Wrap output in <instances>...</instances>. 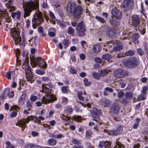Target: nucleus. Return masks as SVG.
<instances>
[{"instance_id": "58836bf2", "label": "nucleus", "mask_w": 148, "mask_h": 148, "mask_svg": "<svg viewBox=\"0 0 148 148\" xmlns=\"http://www.w3.org/2000/svg\"><path fill=\"white\" fill-rule=\"evenodd\" d=\"M116 148H124V146L119 142H116Z\"/></svg>"}, {"instance_id": "f03ea898", "label": "nucleus", "mask_w": 148, "mask_h": 148, "mask_svg": "<svg viewBox=\"0 0 148 148\" xmlns=\"http://www.w3.org/2000/svg\"><path fill=\"white\" fill-rule=\"evenodd\" d=\"M24 14V17L25 18L29 16V13L32 10L38 9L39 7V1L38 0H30L23 5Z\"/></svg>"}, {"instance_id": "473e14b6", "label": "nucleus", "mask_w": 148, "mask_h": 148, "mask_svg": "<svg viewBox=\"0 0 148 148\" xmlns=\"http://www.w3.org/2000/svg\"><path fill=\"white\" fill-rule=\"evenodd\" d=\"M92 77L97 79H99L100 78V75L98 73L96 72H93L92 73Z\"/></svg>"}, {"instance_id": "e433bc0d", "label": "nucleus", "mask_w": 148, "mask_h": 148, "mask_svg": "<svg viewBox=\"0 0 148 148\" xmlns=\"http://www.w3.org/2000/svg\"><path fill=\"white\" fill-rule=\"evenodd\" d=\"M129 61V58L127 59H125L123 60L122 61V62L124 65L126 66H130V62Z\"/></svg>"}, {"instance_id": "1a4fd4ad", "label": "nucleus", "mask_w": 148, "mask_h": 148, "mask_svg": "<svg viewBox=\"0 0 148 148\" xmlns=\"http://www.w3.org/2000/svg\"><path fill=\"white\" fill-rule=\"evenodd\" d=\"M76 29V33L78 36H83L84 35V32L86 29L83 21H81L78 24Z\"/></svg>"}, {"instance_id": "423d86ee", "label": "nucleus", "mask_w": 148, "mask_h": 148, "mask_svg": "<svg viewBox=\"0 0 148 148\" xmlns=\"http://www.w3.org/2000/svg\"><path fill=\"white\" fill-rule=\"evenodd\" d=\"M30 63L33 67H36L37 65H38L40 67L43 68H46L47 64L41 58H37L36 59L33 56L30 58Z\"/></svg>"}, {"instance_id": "e2e57ef3", "label": "nucleus", "mask_w": 148, "mask_h": 148, "mask_svg": "<svg viewBox=\"0 0 148 148\" xmlns=\"http://www.w3.org/2000/svg\"><path fill=\"white\" fill-rule=\"evenodd\" d=\"M30 99L32 101H35L37 100V97L35 96L32 95Z\"/></svg>"}, {"instance_id": "393cba45", "label": "nucleus", "mask_w": 148, "mask_h": 148, "mask_svg": "<svg viewBox=\"0 0 148 148\" xmlns=\"http://www.w3.org/2000/svg\"><path fill=\"white\" fill-rule=\"evenodd\" d=\"M9 89L8 88H5L4 90L3 95L1 96V97L4 98L8 96V93H9Z\"/></svg>"}, {"instance_id": "39448f33", "label": "nucleus", "mask_w": 148, "mask_h": 148, "mask_svg": "<svg viewBox=\"0 0 148 148\" xmlns=\"http://www.w3.org/2000/svg\"><path fill=\"white\" fill-rule=\"evenodd\" d=\"M31 120H33L35 123H40V120L38 118L35 116H28L25 120L23 119L18 121V122L16 123V125L21 127V130L23 131L25 129L26 124L28 123L29 121Z\"/></svg>"}, {"instance_id": "f8f14e48", "label": "nucleus", "mask_w": 148, "mask_h": 148, "mask_svg": "<svg viewBox=\"0 0 148 148\" xmlns=\"http://www.w3.org/2000/svg\"><path fill=\"white\" fill-rule=\"evenodd\" d=\"M111 14L113 16L117 19H121L122 17V12L116 9H112L111 10Z\"/></svg>"}, {"instance_id": "72a5a7b5", "label": "nucleus", "mask_w": 148, "mask_h": 148, "mask_svg": "<svg viewBox=\"0 0 148 148\" xmlns=\"http://www.w3.org/2000/svg\"><path fill=\"white\" fill-rule=\"evenodd\" d=\"M75 33L74 29L71 27H69L68 28V33L70 35H73Z\"/></svg>"}, {"instance_id": "6e6d98bb", "label": "nucleus", "mask_w": 148, "mask_h": 148, "mask_svg": "<svg viewBox=\"0 0 148 148\" xmlns=\"http://www.w3.org/2000/svg\"><path fill=\"white\" fill-rule=\"evenodd\" d=\"M94 61L97 63H101L102 62V59L99 58L97 57L95 58L94 59Z\"/></svg>"}, {"instance_id": "052dcab7", "label": "nucleus", "mask_w": 148, "mask_h": 148, "mask_svg": "<svg viewBox=\"0 0 148 148\" xmlns=\"http://www.w3.org/2000/svg\"><path fill=\"white\" fill-rule=\"evenodd\" d=\"M25 21L26 26L27 28H28L30 24V21L29 19H26Z\"/></svg>"}, {"instance_id": "0e129e2a", "label": "nucleus", "mask_w": 148, "mask_h": 148, "mask_svg": "<svg viewBox=\"0 0 148 148\" xmlns=\"http://www.w3.org/2000/svg\"><path fill=\"white\" fill-rule=\"evenodd\" d=\"M144 104V103H139L135 107V109L136 110V109H138L140 108V106L142 105V106H143Z\"/></svg>"}, {"instance_id": "dca6fc26", "label": "nucleus", "mask_w": 148, "mask_h": 148, "mask_svg": "<svg viewBox=\"0 0 148 148\" xmlns=\"http://www.w3.org/2000/svg\"><path fill=\"white\" fill-rule=\"evenodd\" d=\"M12 3L11 0H9L8 3L5 4V5L7 7L8 10L10 12L14 11L15 9V7L12 5Z\"/></svg>"}, {"instance_id": "5fc2aeb1", "label": "nucleus", "mask_w": 148, "mask_h": 148, "mask_svg": "<svg viewBox=\"0 0 148 148\" xmlns=\"http://www.w3.org/2000/svg\"><path fill=\"white\" fill-rule=\"evenodd\" d=\"M141 10H140L141 12L143 14V15L145 16V10L144 9L143 7V5L142 3L141 4Z\"/></svg>"}, {"instance_id": "cd10ccee", "label": "nucleus", "mask_w": 148, "mask_h": 148, "mask_svg": "<svg viewBox=\"0 0 148 148\" xmlns=\"http://www.w3.org/2000/svg\"><path fill=\"white\" fill-rule=\"evenodd\" d=\"M102 58L104 60H108L111 58V56L108 54H106L102 56Z\"/></svg>"}, {"instance_id": "37998d69", "label": "nucleus", "mask_w": 148, "mask_h": 148, "mask_svg": "<svg viewBox=\"0 0 148 148\" xmlns=\"http://www.w3.org/2000/svg\"><path fill=\"white\" fill-rule=\"evenodd\" d=\"M62 42L64 45V48L66 49L69 46V41L67 40H64Z\"/></svg>"}, {"instance_id": "f3484780", "label": "nucleus", "mask_w": 148, "mask_h": 148, "mask_svg": "<svg viewBox=\"0 0 148 148\" xmlns=\"http://www.w3.org/2000/svg\"><path fill=\"white\" fill-rule=\"evenodd\" d=\"M119 107L117 103H114L111 107L110 110L112 112L116 113L119 112Z\"/></svg>"}, {"instance_id": "a878e982", "label": "nucleus", "mask_w": 148, "mask_h": 148, "mask_svg": "<svg viewBox=\"0 0 148 148\" xmlns=\"http://www.w3.org/2000/svg\"><path fill=\"white\" fill-rule=\"evenodd\" d=\"M49 144L53 146L55 145L56 143V140L53 138H51L49 139L48 140Z\"/></svg>"}, {"instance_id": "8fccbe9b", "label": "nucleus", "mask_w": 148, "mask_h": 148, "mask_svg": "<svg viewBox=\"0 0 148 148\" xmlns=\"http://www.w3.org/2000/svg\"><path fill=\"white\" fill-rule=\"evenodd\" d=\"M95 18L101 23H103L105 22V21L103 18L98 16H95Z\"/></svg>"}, {"instance_id": "a18cd8bd", "label": "nucleus", "mask_w": 148, "mask_h": 148, "mask_svg": "<svg viewBox=\"0 0 148 148\" xmlns=\"http://www.w3.org/2000/svg\"><path fill=\"white\" fill-rule=\"evenodd\" d=\"M148 88L146 86H144L141 91V93L143 94H144L146 95L147 94V90Z\"/></svg>"}, {"instance_id": "c85d7f7f", "label": "nucleus", "mask_w": 148, "mask_h": 148, "mask_svg": "<svg viewBox=\"0 0 148 148\" xmlns=\"http://www.w3.org/2000/svg\"><path fill=\"white\" fill-rule=\"evenodd\" d=\"M60 118L62 120L64 121L65 125L68 124L69 123L68 120H69L70 119V117H69L66 116L65 118H64L62 116H61Z\"/></svg>"}, {"instance_id": "7ed1b4c3", "label": "nucleus", "mask_w": 148, "mask_h": 148, "mask_svg": "<svg viewBox=\"0 0 148 148\" xmlns=\"http://www.w3.org/2000/svg\"><path fill=\"white\" fill-rule=\"evenodd\" d=\"M46 86L44 84L42 86V92H44L46 94L45 97H42V102L43 103L46 104L52 102L57 99L54 96L50 93L51 90L47 88Z\"/></svg>"}, {"instance_id": "f257e3e1", "label": "nucleus", "mask_w": 148, "mask_h": 148, "mask_svg": "<svg viewBox=\"0 0 148 148\" xmlns=\"http://www.w3.org/2000/svg\"><path fill=\"white\" fill-rule=\"evenodd\" d=\"M66 9L68 14L73 16L74 18L77 19L80 18L82 13L81 7L79 6L76 7L75 3L71 1L68 3Z\"/></svg>"}, {"instance_id": "9b49d317", "label": "nucleus", "mask_w": 148, "mask_h": 148, "mask_svg": "<svg viewBox=\"0 0 148 148\" xmlns=\"http://www.w3.org/2000/svg\"><path fill=\"white\" fill-rule=\"evenodd\" d=\"M123 130V126L120 125L117 126L115 130H111L108 132V134L111 135H117L121 134Z\"/></svg>"}, {"instance_id": "f704fd0d", "label": "nucleus", "mask_w": 148, "mask_h": 148, "mask_svg": "<svg viewBox=\"0 0 148 148\" xmlns=\"http://www.w3.org/2000/svg\"><path fill=\"white\" fill-rule=\"evenodd\" d=\"M133 95V93L131 92H128L126 93L125 94V97L127 98H132Z\"/></svg>"}, {"instance_id": "338daca9", "label": "nucleus", "mask_w": 148, "mask_h": 148, "mask_svg": "<svg viewBox=\"0 0 148 148\" xmlns=\"http://www.w3.org/2000/svg\"><path fill=\"white\" fill-rule=\"evenodd\" d=\"M42 6L43 8H44L47 9L48 8L47 4V3L45 2H43L42 3Z\"/></svg>"}, {"instance_id": "774afa93", "label": "nucleus", "mask_w": 148, "mask_h": 148, "mask_svg": "<svg viewBox=\"0 0 148 148\" xmlns=\"http://www.w3.org/2000/svg\"><path fill=\"white\" fill-rule=\"evenodd\" d=\"M32 135L33 137L36 136L38 135L39 133L38 132H36L33 131L32 132Z\"/></svg>"}, {"instance_id": "c03bdc74", "label": "nucleus", "mask_w": 148, "mask_h": 148, "mask_svg": "<svg viewBox=\"0 0 148 148\" xmlns=\"http://www.w3.org/2000/svg\"><path fill=\"white\" fill-rule=\"evenodd\" d=\"M72 142L73 144L79 145L81 144V142L80 140L73 138L72 140Z\"/></svg>"}, {"instance_id": "5701e85b", "label": "nucleus", "mask_w": 148, "mask_h": 148, "mask_svg": "<svg viewBox=\"0 0 148 148\" xmlns=\"http://www.w3.org/2000/svg\"><path fill=\"white\" fill-rule=\"evenodd\" d=\"M139 36V35L138 34H134L133 35L132 38V41L135 44L138 43V39Z\"/></svg>"}, {"instance_id": "a211bd4d", "label": "nucleus", "mask_w": 148, "mask_h": 148, "mask_svg": "<svg viewBox=\"0 0 148 148\" xmlns=\"http://www.w3.org/2000/svg\"><path fill=\"white\" fill-rule=\"evenodd\" d=\"M133 5V0H125L123 3L124 7L126 8H129Z\"/></svg>"}, {"instance_id": "13d9d810", "label": "nucleus", "mask_w": 148, "mask_h": 148, "mask_svg": "<svg viewBox=\"0 0 148 148\" xmlns=\"http://www.w3.org/2000/svg\"><path fill=\"white\" fill-rule=\"evenodd\" d=\"M105 141H100L99 142L98 147L99 148L103 147L104 146Z\"/></svg>"}, {"instance_id": "aec40b11", "label": "nucleus", "mask_w": 148, "mask_h": 148, "mask_svg": "<svg viewBox=\"0 0 148 148\" xmlns=\"http://www.w3.org/2000/svg\"><path fill=\"white\" fill-rule=\"evenodd\" d=\"M101 49V46L99 44L94 45L92 47L93 51L95 53H97L99 52Z\"/></svg>"}, {"instance_id": "bf43d9fd", "label": "nucleus", "mask_w": 148, "mask_h": 148, "mask_svg": "<svg viewBox=\"0 0 148 148\" xmlns=\"http://www.w3.org/2000/svg\"><path fill=\"white\" fill-rule=\"evenodd\" d=\"M137 51L138 54L140 55H142L144 53V51L141 48L138 49Z\"/></svg>"}, {"instance_id": "412c9836", "label": "nucleus", "mask_w": 148, "mask_h": 148, "mask_svg": "<svg viewBox=\"0 0 148 148\" xmlns=\"http://www.w3.org/2000/svg\"><path fill=\"white\" fill-rule=\"evenodd\" d=\"M26 96V94L25 93H23L19 97L18 103L21 105H23L24 104L25 98Z\"/></svg>"}, {"instance_id": "4c0bfd02", "label": "nucleus", "mask_w": 148, "mask_h": 148, "mask_svg": "<svg viewBox=\"0 0 148 148\" xmlns=\"http://www.w3.org/2000/svg\"><path fill=\"white\" fill-rule=\"evenodd\" d=\"M63 136L61 134H58L56 135L52 134H51V137H52L57 138H62Z\"/></svg>"}, {"instance_id": "c9c22d12", "label": "nucleus", "mask_w": 148, "mask_h": 148, "mask_svg": "<svg viewBox=\"0 0 148 148\" xmlns=\"http://www.w3.org/2000/svg\"><path fill=\"white\" fill-rule=\"evenodd\" d=\"M104 107H109L111 104V101L108 99H106L104 101Z\"/></svg>"}, {"instance_id": "680f3d73", "label": "nucleus", "mask_w": 148, "mask_h": 148, "mask_svg": "<svg viewBox=\"0 0 148 148\" xmlns=\"http://www.w3.org/2000/svg\"><path fill=\"white\" fill-rule=\"evenodd\" d=\"M91 132L89 130H87L86 132V137L89 138L91 135Z\"/></svg>"}, {"instance_id": "9d476101", "label": "nucleus", "mask_w": 148, "mask_h": 148, "mask_svg": "<svg viewBox=\"0 0 148 148\" xmlns=\"http://www.w3.org/2000/svg\"><path fill=\"white\" fill-rule=\"evenodd\" d=\"M101 112L95 108H93L91 111V115L93 120L96 122L99 121L100 119L99 115L101 114Z\"/></svg>"}, {"instance_id": "6ab92c4d", "label": "nucleus", "mask_w": 148, "mask_h": 148, "mask_svg": "<svg viewBox=\"0 0 148 148\" xmlns=\"http://www.w3.org/2000/svg\"><path fill=\"white\" fill-rule=\"evenodd\" d=\"M11 14L12 18H14L16 17L17 20H19L21 17V13L19 11H17L16 12H14L12 13Z\"/></svg>"}, {"instance_id": "4be33fe9", "label": "nucleus", "mask_w": 148, "mask_h": 148, "mask_svg": "<svg viewBox=\"0 0 148 148\" xmlns=\"http://www.w3.org/2000/svg\"><path fill=\"white\" fill-rule=\"evenodd\" d=\"M12 76L13 77V78H14L15 71L14 70H13L12 71H9L6 73L5 76L7 79H10Z\"/></svg>"}, {"instance_id": "c756f323", "label": "nucleus", "mask_w": 148, "mask_h": 148, "mask_svg": "<svg viewBox=\"0 0 148 148\" xmlns=\"http://www.w3.org/2000/svg\"><path fill=\"white\" fill-rule=\"evenodd\" d=\"M123 48V47L120 45H117L114 47L113 49V50L115 51H119L121 50Z\"/></svg>"}, {"instance_id": "bb28decb", "label": "nucleus", "mask_w": 148, "mask_h": 148, "mask_svg": "<svg viewBox=\"0 0 148 148\" xmlns=\"http://www.w3.org/2000/svg\"><path fill=\"white\" fill-rule=\"evenodd\" d=\"M146 98V95L141 94L140 95H139L138 97V100L140 101L141 100H144Z\"/></svg>"}, {"instance_id": "69168bd1", "label": "nucleus", "mask_w": 148, "mask_h": 148, "mask_svg": "<svg viewBox=\"0 0 148 148\" xmlns=\"http://www.w3.org/2000/svg\"><path fill=\"white\" fill-rule=\"evenodd\" d=\"M70 71L72 74H76L77 73V71L73 68H71L70 69Z\"/></svg>"}, {"instance_id": "4468645a", "label": "nucleus", "mask_w": 148, "mask_h": 148, "mask_svg": "<svg viewBox=\"0 0 148 148\" xmlns=\"http://www.w3.org/2000/svg\"><path fill=\"white\" fill-rule=\"evenodd\" d=\"M132 23L134 25L138 27L140 23V19L139 16L136 15H133L132 17Z\"/></svg>"}, {"instance_id": "b1692460", "label": "nucleus", "mask_w": 148, "mask_h": 148, "mask_svg": "<svg viewBox=\"0 0 148 148\" xmlns=\"http://www.w3.org/2000/svg\"><path fill=\"white\" fill-rule=\"evenodd\" d=\"M25 147V148H40V146L38 145L31 144L26 145Z\"/></svg>"}, {"instance_id": "864d4df0", "label": "nucleus", "mask_w": 148, "mask_h": 148, "mask_svg": "<svg viewBox=\"0 0 148 148\" xmlns=\"http://www.w3.org/2000/svg\"><path fill=\"white\" fill-rule=\"evenodd\" d=\"M125 94L123 92L120 91L118 93V97L119 98H122L124 96Z\"/></svg>"}, {"instance_id": "de8ad7c7", "label": "nucleus", "mask_w": 148, "mask_h": 148, "mask_svg": "<svg viewBox=\"0 0 148 148\" xmlns=\"http://www.w3.org/2000/svg\"><path fill=\"white\" fill-rule=\"evenodd\" d=\"M126 54L128 56H132L135 54V52L134 51L130 50L128 51Z\"/></svg>"}, {"instance_id": "6e6552de", "label": "nucleus", "mask_w": 148, "mask_h": 148, "mask_svg": "<svg viewBox=\"0 0 148 148\" xmlns=\"http://www.w3.org/2000/svg\"><path fill=\"white\" fill-rule=\"evenodd\" d=\"M18 29H13L11 30V33L12 37L14 40L16 45L18 44L21 40V38L20 36V33L18 31Z\"/></svg>"}, {"instance_id": "4d7b16f0", "label": "nucleus", "mask_w": 148, "mask_h": 148, "mask_svg": "<svg viewBox=\"0 0 148 148\" xmlns=\"http://www.w3.org/2000/svg\"><path fill=\"white\" fill-rule=\"evenodd\" d=\"M54 113V112L53 111H50L46 115V117L49 118L51 117L52 114Z\"/></svg>"}, {"instance_id": "2f4dec72", "label": "nucleus", "mask_w": 148, "mask_h": 148, "mask_svg": "<svg viewBox=\"0 0 148 148\" xmlns=\"http://www.w3.org/2000/svg\"><path fill=\"white\" fill-rule=\"evenodd\" d=\"M83 93L82 91H78L77 92V96L79 99L83 101L84 99V97L82 96Z\"/></svg>"}, {"instance_id": "0eeeda50", "label": "nucleus", "mask_w": 148, "mask_h": 148, "mask_svg": "<svg viewBox=\"0 0 148 148\" xmlns=\"http://www.w3.org/2000/svg\"><path fill=\"white\" fill-rule=\"evenodd\" d=\"M42 21V14L37 10L34 14L33 18L32 20L33 28H35L36 26L40 24Z\"/></svg>"}, {"instance_id": "7c9ffc66", "label": "nucleus", "mask_w": 148, "mask_h": 148, "mask_svg": "<svg viewBox=\"0 0 148 148\" xmlns=\"http://www.w3.org/2000/svg\"><path fill=\"white\" fill-rule=\"evenodd\" d=\"M136 122L134 124L133 126V127L134 129H136L139 126V123L140 121V119L138 118H137L136 119Z\"/></svg>"}, {"instance_id": "79ce46f5", "label": "nucleus", "mask_w": 148, "mask_h": 148, "mask_svg": "<svg viewBox=\"0 0 148 148\" xmlns=\"http://www.w3.org/2000/svg\"><path fill=\"white\" fill-rule=\"evenodd\" d=\"M73 111V109L71 107L67 108L64 110L65 112L68 114L71 113Z\"/></svg>"}, {"instance_id": "ddd939ff", "label": "nucleus", "mask_w": 148, "mask_h": 148, "mask_svg": "<svg viewBox=\"0 0 148 148\" xmlns=\"http://www.w3.org/2000/svg\"><path fill=\"white\" fill-rule=\"evenodd\" d=\"M130 66L132 67H135L139 63L138 59L135 57L129 58Z\"/></svg>"}, {"instance_id": "49530a36", "label": "nucleus", "mask_w": 148, "mask_h": 148, "mask_svg": "<svg viewBox=\"0 0 148 148\" xmlns=\"http://www.w3.org/2000/svg\"><path fill=\"white\" fill-rule=\"evenodd\" d=\"M105 91L103 92L104 94L105 95H107V94L106 93V91H108L110 92H112L113 91V90L112 88L108 87L105 88Z\"/></svg>"}, {"instance_id": "a19ab883", "label": "nucleus", "mask_w": 148, "mask_h": 148, "mask_svg": "<svg viewBox=\"0 0 148 148\" xmlns=\"http://www.w3.org/2000/svg\"><path fill=\"white\" fill-rule=\"evenodd\" d=\"M35 72L37 74L40 75H42L45 73V71L44 70H40L39 69L36 70Z\"/></svg>"}, {"instance_id": "2eb2a0df", "label": "nucleus", "mask_w": 148, "mask_h": 148, "mask_svg": "<svg viewBox=\"0 0 148 148\" xmlns=\"http://www.w3.org/2000/svg\"><path fill=\"white\" fill-rule=\"evenodd\" d=\"M125 74V71L121 69H119L114 72V75L115 77L120 78L124 77Z\"/></svg>"}, {"instance_id": "603ef678", "label": "nucleus", "mask_w": 148, "mask_h": 148, "mask_svg": "<svg viewBox=\"0 0 148 148\" xmlns=\"http://www.w3.org/2000/svg\"><path fill=\"white\" fill-rule=\"evenodd\" d=\"M49 15L51 18L53 20H54L56 19L55 17L54 14L52 12L49 11Z\"/></svg>"}, {"instance_id": "ea45409f", "label": "nucleus", "mask_w": 148, "mask_h": 148, "mask_svg": "<svg viewBox=\"0 0 148 148\" xmlns=\"http://www.w3.org/2000/svg\"><path fill=\"white\" fill-rule=\"evenodd\" d=\"M108 73V71L106 69L103 70L101 71V75L104 76L106 75Z\"/></svg>"}, {"instance_id": "20e7f679", "label": "nucleus", "mask_w": 148, "mask_h": 148, "mask_svg": "<svg viewBox=\"0 0 148 148\" xmlns=\"http://www.w3.org/2000/svg\"><path fill=\"white\" fill-rule=\"evenodd\" d=\"M27 51H24L23 52V60H25V61L22 66V68L25 71L26 78L28 80V78H31L32 75L31 69L29 64L28 58L27 56Z\"/></svg>"}, {"instance_id": "09e8293b", "label": "nucleus", "mask_w": 148, "mask_h": 148, "mask_svg": "<svg viewBox=\"0 0 148 148\" xmlns=\"http://www.w3.org/2000/svg\"><path fill=\"white\" fill-rule=\"evenodd\" d=\"M110 23L112 25L114 26H117L119 25V22L113 20H112L110 21Z\"/></svg>"}, {"instance_id": "3c124183", "label": "nucleus", "mask_w": 148, "mask_h": 148, "mask_svg": "<svg viewBox=\"0 0 148 148\" xmlns=\"http://www.w3.org/2000/svg\"><path fill=\"white\" fill-rule=\"evenodd\" d=\"M129 100L127 98L123 99L122 101V103L124 105L127 104L129 102Z\"/></svg>"}]
</instances>
